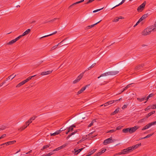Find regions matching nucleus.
<instances>
[{"instance_id": "5701e85b", "label": "nucleus", "mask_w": 156, "mask_h": 156, "mask_svg": "<svg viewBox=\"0 0 156 156\" xmlns=\"http://www.w3.org/2000/svg\"><path fill=\"white\" fill-rule=\"evenodd\" d=\"M73 153H74L75 155H77L80 153V151L78 150L76 148L75 149L74 151H72Z\"/></svg>"}, {"instance_id": "bf43d9fd", "label": "nucleus", "mask_w": 156, "mask_h": 156, "mask_svg": "<svg viewBox=\"0 0 156 156\" xmlns=\"http://www.w3.org/2000/svg\"><path fill=\"white\" fill-rule=\"evenodd\" d=\"M121 127L119 126H118V127H117L116 128V129H115V130H119L121 129Z\"/></svg>"}, {"instance_id": "72a5a7b5", "label": "nucleus", "mask_w": 156, "mask_h": 156, "mask_svg": "<svg viewBox=\"0 0 156 156\" xmlns=\"http://www.w3.org/2000/svg\"><path fill=\"white\" fill-rule=\"evenodd\" d=\"M63 147H58V148H56V149H54L53 150V151H58L59 150L62 149L63 148Z\"/></svg>"}, {"instance_id": "774afa93", "label": "nucleus", "mask_w": 156, "mask_h": 156, "mask_svg": "<svg viewBox=\"0 0 156 156\" xmlns=\"http://www.w3.org/2000/svg\"><path fill=\"white\" fill-rule=\"evenodd\" d=\"M96 154L97 156H99L101 155L99 152H98Z\"/></svg>"}, {"instance_id": "f704fd0d", "label": "nucleus", "mask_w": 156, "mask_h": 156, "mask_svg": "<svg viewBox=\"0 0 156 156\" xmlns=\"http://www.w3.org/2000/svg\"><path fill=\"white\" fill-rule=\"evenodd\" d=\"M146 1H145L141 5H140V6L143 8V9H144L145 5H146Z\"/></svg>"}, {"instance_id": "9d476101", "label": "nucleus", "mask_w": 156, "mask_h": 156, "mask_svg": "<svg viewBox=\"0 0 156 156\" xmlns=\"http://www.w3.org/2000/svg\"><path fill=\"white\" fill-rule=\"evenodd\" d=\"M66 39H64V40H63L62 41H61L58 44L56 45H55V46H53V47H52V48H51V51H52L54 49H55V48H56L59 45V44H62V42L64 41H65V40H66Z\"/></svg>"}, {"instance_id": "9b49d317", "label": "nucleus", "mask_w": 156, "mask_h": 156, "mask_svg": "<svg viewBox=\"0 0 156 156\" xmlns=\"http://www.w3.org/2000/svg\"><path fill=\"white\" fill-rule=\"evenodd\" d=\"M152 126V124H151V123H148L146 126H144L143 128L142 129V130H144L146 129H148V128Z\"/></svg>"}, {"instance_id": "b1692460", "label": "nucleus", "mask_w": 156, "mask_h": 156, "mask_svg": "<svg viewBox=\"0 0 156 156\" xmlns=\"http://www.w3.org/2000/svg\"><path fill=\"white\" fill-rule=\"evenodd\" d=\"M129 128H127L126 129H123L122 131V132L125 133H126L128 132L129 133Z\"/></svg>"}, {"instance_id": "f257e3e1", "label": "nucleus", "mask_w": 156, "mask_h": 156, "mask_svg": "<svg viewBox=\"0 0 156 156\" xmlns=\"http://www.w3.org/2000/svg\"><path fill=\"white\" fill-rule=\"evenodd\" d=\"M138 147H128L126 149L122 150L121 152L116 153L114 154V156L117 155H119L121 154H127L130 152H131L133 150L136 149Z\"/></svg>"}, {"instance_id": "603ef678", "label": "nucleus", "mask_w": 156, "mask_h": 156, "mask_svg": "<svg viewBox=\"0 0 156 156\" xmlns=\"http://www.w3.org/2000/svg\"><path fill=\"white\" fill-rule=\"evenodd\" d=\"M127 105H124L122 107V108L123 109H124L125 108H126L127 107Z\"/></svg>"}, {"instance_id": "aec40b11", "label": "nucleus", "mask_w": 156, "mask_h": 156, "mask_svg": "<svg viewBox=\"0 0 156 156\" xmlns=\"http://www.w3.org/2000/svg\"><path fill=\"white\" fill-rule=\"evenodd\" d=\"M30 29H28L22 34V36H24L28 34L30 32Z\"/></svg>"}, {"instance_id": "2f4dec72", "label": "nucleus", "mask_w": 156, "mask_h": 156, "mask_svg": "<svg viewBox=\"0 0 156 156\" xmlns=\"http://www.w3.org/2000/svg\"><path fill=\"white\" fill-rule=\"evenodd\" d=\"M119 18L118 17H117L114 18L112 20V21L114 22H116L119 21Z\"/></svg>"}, {"instance_id": "6ab92c4d", "label": "nucleus", "mask_w": 156, "mask_h": 156, "mask_svg": "<svg viewBox=\"0 0 156 156\" xmlns=\"http://www.w3.org/2000/svg\"><path fill=\"white\" fill-rule=\"evenodd\" d=\"M35 76V75H34V76H29L26 79L24 80L23 81V82H24V83H27V82H28L30 80L32 77H34V76Z\"/></svg>"}, {"instance_id": "e2e57ef3", "label": "nucleus", "mask_w": 156, "mask_h": 156, "mask_svg": "<svg viewBox=\"0 0 156 156\" xmlns=\"http://www.w3.org/2000/svg\"><path fill=\"white\" fill-rule=\"evenodd\" d=\"M57 19L56 18H55L54 19H53L49 21V22H53L55 20H56Z\"/></svg>"}, {"instance_id": "a19ab883", "label": "nucleus", "mask_w": 156, "mask_h": 156, "mask_svg": "<svg viewBox=\"0 0 156 156\" xmlns=\"http://www.w3.org/2000/svg\"><path fill=\"white\" fill-rule=\"evenodd\" d=\"M147 119V118H146L145 117V118L141 119L140 120V121L141 122H145L146 120Z\"/></svg>"}, {"instance_id": "3c124183", "label": "nucleus", "mask_w": 156, "mask_h": 156, "mask_svg": "<svg viewBox=\"0 0 156 156\" xmlns=\"http://www.w3.org/2000/svg\"><path fill=\"white\" fill-rule=\"evenodd\" d=\"M95 0H89L87 2H86L85 4H88L92 2L93 1Z\"/></svg>"}, {"instance_id": "864d4df0", "label": "nucleus", "mask_w": 156, "mask_h": 156, "mask_svg": "<svg viewBox=\"0 0 156 156\" xmlns=\"http://www.w3.org/2000/svg\"><path fill=\"white\" fill-rule=\"evenodd\" d=\"M76 5V4H74V3L73 4H72L71 5H70L69 7V9H71V8H72L73 6H74V5Z\"/></svg>"}, {"instance_id": "412c9836", "label": "nucleus", "mask_w": 156, "mask_h": 156, "mask_svg": "<svg viewBox=\"0 0 156 156\" xmlns=\"http://www.w3.org/2000/svg\"><path fill=\"white\" fill-rule=\"evenodd\" d=\"M16 40L15 39L12 40V41H10L7 44V45H12L16 42Z\"/></svg>"}, {"instance_id": "cd10ccee", "label": "nucleus", "mask_w": 156, "mask_h": 156, "mask_svg": "<svg viewBox=\"0 0 156 156\" xmlns=\"http://www.w3.org/2000/svg\"><path fill=\"white\" fill-rule=\"evenodd\" d=\"M24 84L25 83L23 81L21 82L20 83H19V84H18L16 86V87H19Z\"/></svg>"}, {"instance_id": "37998d69", "label": "nucleus", "mask_w": 156, "mask_h": 156, "mask_svg": "<svg viewBox=\"0 0 156 156\" xmlns=\"http://www.w3.org/2000/svg\"><path fill=\"white\" fill-rule=\"evenodd\" d=\"M66 129V128H61L59 130H58V132H59V133L60 132H61L62 131H63Z\"/></svg>"}, {"instance_id": "a18cd8bd", "label": "nucleus", "mask_w": 156, "mask_h": 156, "mask_svg": "<svg viewBox=\"0 0 156 156\" xmlns=\"http://www.w3.org/2000/svg\"><path fill=\"white\" fill-rule=\"evenodd\" d=\"M23 36H22V34L21 35H20L18 37H16L15 39L16 40V41L18 40L22 37Z\"/></svg>"}, {"instance_id": "c03bdc74", "label": "nucleus", "mask_w": 156, "mask_h": 156, "mask_svg": "<svg viewBox=\"0 0 156 156\" xmlns=\"http://www.w3.org/2000/svg\"><path fill=\"white\" fill-rule=\"evenodd\" d=\"M106 150V149H104L102 150H101V151L99 152L100 154L101 155L104 152H105Z\"/></svg>"}, {"instance_id": "a211bd4d", "label": "nucleus", "mask_w": 156, "mask_h": 156, "mask_svg": "<svg viewBox=\"0 0 156 156\" xmlns=\"http://www.w3.org/2000/svg\"><path fill=\"white\" fill-rule=\"evenodd\" d=\"M16 76V75H14V73L12 74L10 76H9L6 79V80H8L11 78V80H12L13 78H14Z\"/></svg>"}, {"instance_id": "7c9ffc66", "label": "nucleus", "mask_w": 156, "mask_h": 156, "mask_svg": "<svg viewBox=\"0 0 156 156\" xmlns=\"http://www.w3.org/2000/svg\"><path fill=\"white\" fill-rule=\"evenodd\" d=\"M119 108H116L115 110L112 113V115H114L118 113L119 111Z\"/></svg>"}, {"instance_id": "4c0bfd02", "label": "nucleus", "mask_w": 156, "mask_h": 156, "mask_svg": "<svg viewBox=\"0 0 156 156\" xmlns=\"http://www.w3.org/2000/svg\"><path fill=\"white\" fill-rule=\"evenodd\" d=\"M32 121H31L30 120V119H29L28 121L26 122V123L27 126H28L32 122Z\"/></svg>"}, {"instance_id": "69168bd1", "label": "nucleus", "mask_w": 156, "mask_h": 156, "mask_svg": "<svg viewBox=\"0 0 156 156\" xmlns=\"http://www.w3.org/2000/svg\"><path fill=\"white\" fill-rule=\"evenodd\" d=\"M48 147H43V148L41 149V150L42 151L43 150L47 148Z\"/></svg>"}, {"instance_id": "f8f14e48", "label": "nucleus", "mask_w": 156, "mask_h": 156, "mask_svg": "<svg viewBox=\"0 0 156 156\" xmlns=\"http://www.w3.org/2000/svg\"><path fill=\"white\" fill-rule=\"evenodd\" d=\"M88 86V85H86L85 87H82L80 90L77 92V94H80L82 93L86 89V87Z\"/></svg>"}, {"instance_id": "4be33fe9", "label": "nucleus", "mask_w": 156, "mask_h": 156, "mask_svg": "<svg viewBox=\"0 0 156 156\" xmlns=\"http://www.w3.org/2000/svg\"><path fill=\"white\" fill-rule=\"evenodd\" d=\"M155 112L154 111H153L150 112L146 116V118H148L149 116H151L152 115L154 114L155 113Z\"/></svg>"}, {"instance_id": "79ce46f5", "label": "nucleus", "mask_w": 156, "mask_h": 156, "mask_svg": "<svg viewBox=\"0 0 156 156\" xmlns=\"http://www.w3.org/2000/svg\"><path fill=\"white\" fill-rule=\"evenodd\" d=\"M96 64V63H94V64H92L91 66H90L89 68H88V70H89V69H90L93 67Z\"/></svg>"}, {"instance_id": "7ed1b4c3", "label": "nucleus", "mask_w": 156, "mask_h": 156, "mask_svg": "<svg viewBox=\"0 0 156 156\" xmlns=\"http://www.w3.org/2000/svg\"><path fill=\"white\" fill-rule=\"evenodd\" d=\"M153 26L151 28H147L145 29L143 32L142 35H147L150 34L151 31H153L152 29L153 28Z\"/></svg>"}, {"instance_id": "c85d7f7f", "label": "nucleus", "mask_w": 156, "mask_h": 156, "mask_svg": "<svg viewBox=\"0 0 156 156\" xmlns=\"http://www.w3.org/2000/svg\"><path fill=\"white\" fill-rule=\"evenodd\" d=\"M125 1H126V0H122V1L120 3H119L118 5H116V6H115L114 7H113L112 8V9L114 8L115 7H117V6H119V5H122L125 2Z\"/></svg>"}, {"instance_id": "1a4fd4ad", "label": "nucleus", "mask_w": 156, "mask_h": 156, "mask_svg": "<svg viewBox=\"0 0 156 156\" xmlns=\"http://www.w3.org/2000/svg\"><path fill=\"white\" fill-rule=\"evenodd\" d=\"M8 127V125L7 123H5L3 124L0 126V130H2L5 129L7 128Z\"/></svg>"}, {"instance_id": "de8ad7c7", "label": "nucleus", "mask_w": 156, "mask_h": 156, "mask_svg": "<svg viewBox=\"0 0 156 156\" xmlns=\"http://www.w3.org/2000/svg\"><path fill=\"white\" fill-rule=\"evenodd\" d=\"M93 134V132L92 133H89V136H90V137H91L92 138H94V137L96 136V135H95V136H91V135Z\"/></svg>"}, {"instance_id": "8fccbe9b", "label": "nucleus", "mask_w": 156, "mask_h": 156, "mask_svg": "<svg viewBox=\"0 0 156 156\" xmlns=\"http://www.w3.org/2000/svg\"><path fill=\"white\" fill-rule=\"evenodd\" d=\"M150 107H151V108L153 109H154L156 108V106H155V105H154L151 106Z\"/></svg>"}, {"instance_id": "052dcab7", "label": "nucleus", "mask_w": 156, "mask_h": 156, "mask_svg": "<svg viewBox=\"0 0 156 156\" xmlns=\"http://www.w3.org/2000/svg\"><path fill=\"white\" fill-rule=\"evenodd\" d=\"M141 145V144L140 143L139 144H136L135 145H133L132 146H136V147L139 146H140Z\"/></svg>"}, {"instance_id": "58836bf2", "label": "nucleus", "mask_w": 156, "mask_h": 156, "mask_svg": "<svg viewBox=\"0 0 156 156\" xmlns=\"http://www.w3.org/2000/svg\"><path fill=\"white\" fill-rule=\"evenodd\" d=\"M95 120H93L92 121V122H91V123H90L88 126L89 127H91V126H92L93 124V123H94V122H95Z\"/></svg>"}, {"instance_id": "c9c22d12", "label": "nucleus", "mask_w": 156, "mask_h": 156, "mask_svg": "<svg viewBox=\"0 0 156 156\" xmlns=\"http://www.w3.org/2000/svg\"><path fill=\"white\" fill-rule=\"evenodd\" d=\"M154 134V133H152L151 134H150L147 135L144 138V139H146L147 138H148L150 136H151L153 134Z\"/></svg>"}, {"instance_id": "09e8293b", "label": "nucleus", "mask_w": 156, "mask_h": 156, "mask_svg": "<svg viewBox=\"0 0 156 156\" xmlns=\"http://www.w3.org/2000/svg\"><path fill=\"white\" fill-rule=\"evenodd\" d=\"M103 8H102L101 9H97V10H94L93 11V12L94 13H95V12H97L98 11H99L100 10H101L103 9Z\"/></svg>"}, {"instance_id": "5fc2aeb1", "label": "nucleus", "mask_w": 156, "mask_h": 156, "mask_svg": "<svg viewBox=\"0 0 156 156\" xmlns=\"http://www.w3.org/2000/svg\"><path fill=\"white\" fill-rule=\"evenodd\" d=\"M115 131H116V130L113 129H112V130H109L108 132L112 133H113V132H115Z\"/></svg>"}, {"instance_id": "680f3d73", "label": "nucleus", "mask_w": 156, "mask_h": 156, "mask_svg": "<svg viewBox=\"0 0 156 156\" xmlns=\"http://www.w3.org/2000/svg\"><path fill=\"white\" fill-rule=\"evenodd\" d=\"M151 124H152V126L154 125L155 124H156V121L154 122H151Z\"/></svg>"}, {"instance_id": "473e14b6", "label": "nucleus", "mask_w": 156, "mask_h": 156, "mask_svg": "<svg viewBox=\"0 0 156 156\" xmlns=\"http://www.w3.org/2000/svg\"><path fill=\"white\" fill-rule=\"evenodd\" d=\"M145 98H137V100H138L139 101H140V102H141L143 101H144L145 99Z\"/></svg>"}, {"instance_id": "423d86ee", "label": "nucleus", "mask_w": 156, "mask_h": 156, "mask_svg": "<svg viewBox=\"0 0 156 156\" xmlns=\"http://www.w3.org/2000/svg\"><path fill=\"white\" fill-rule=\"evenodd\" d=\"M16 141L15 140L9 141L7 142L2 144H1L0 145V146L4 145L8 146L9 145H12L13 144H14L15 143H16Z\"/></svg>"}, {"instance_id": "a878e982", "label": "nucleus", "mask_w": 156, "mask_h": 156, "mask_svg": "<svg viewBox=\"0 0 156 156\" xmlns=\"http://www.w3.org/2000/svg\"><path fill=\"white\" fill-rule=\"evenodd\" d=\"M59 133V132H58V130H57L54 133H51L50 135L51 136H55L57 135Z\"/></svg>"}, {"instance_id": "f03ea898", "label": "nucleus", "mask_w": 156, "mask_h": 156, "mask_svg": "<svg viewBox=\"0 0 156 156\" xmlns=\"http://www.w3.org/2000/svg\"><path fill=\"white\" fill-rule=\"evenodd\" d=\"M119 73V71H109L101 74L100 76L98 77V78L99 79L101 77L104 76H115L118 74Z\"/></svg>"}, {"instance_id": "39448f33", "label": "nucleus", "mask_w": 156, "mask_h": 156, "mask_svg": "<svg viewBox=\"0 0 156 156\" xmlns=\"http://www.w3.org/2000/svg\"><path fill=\"white\" fill-rule=\"evenodd\" d=\"M84 72L81 73L80 75L78 76L76 79L73 82L74 84L76 83L79 82L80 80L82 78L83 76Z\"/></svg>"}, {"instance_id": "0eeeda50", "label": "nucleus", "mask_w": 156, "mask_h": 156, "mask_svg": "<svg viewBox=\"0 0 156 156\" xmlns=\"http://www.w3.org/2000/svg\"><path fill=\"white\" fill-rule=\"evenodd\" d=\"M139 127L137 126H135L133 127H131L129 128V133H132L135 132L137 129Z\"/></svg>"}, {"instance_id": "ea45409f", "label": "nucleus", "mask_w": 156, "mask_h": 156, "mask_svg": "<svg viewBox=\"0 0 156 156\" xmlns=\"http://www.w3.org/2000/svg\"><path fill=\"white\" fill-rule=\"evenodd\" d=\"M27 125L26 124V125H25L23 126L21 128H20V129L21 130H23L25 129L27 126Z\"/></svg>"}, {"instance_id": "0e129e2a", "label": "nucleus", "mask_w": 156, "mask_h": 156, "mask_svg": "<svg viewBox=\"0 0 156 156\" xmlns=\"http://www.w3.org/2000/svg\"><path fill=\"white\" fill-rule=\"evenodd\" d=\"M118 17L119 18V19H124V17L122 16H120Z\"/></svg>"}, {"instance_id": "49530a36", "label": "nucleus", "mask_w": 156, "mask_h": 156, "mask_svg": "<svg viewBox=\"0 0 156 156\" xmlns=\"http://www.w3.org/2000/svg\"><path fill=\"white\" fill-rule=\"evenodd\" d=\"M37 117L36 116H34L33 117H32L30 118V120L31 121L34 120Z\"/></svg>"}, {"instance_id": "f3484780", "label": "nucleus", "mask_w": 156, "mask_h": 156, "mask_svg": "<svg viewBox=\"0 0 156 156\" xmlns=\"http://www.w3.org/2000/svg\"><path fill=\"white\" fill-rule=\"evenodd\" d=\"M96 149H94L93 150H92L90 151L86 155L87 156H90L92 154H93V153H94L96 151Z\"/></svg>"}, {"instance_id": "bb28decb", "label": "nucleus", "mask_w": 156, "mask_h": 156, "mask_svg": "<svg viewBox=\"0 0 156 156\" xmlns=\"http://www.w3.org/2000/svg\"><path fill=\"white\" fill-rule=\"evenodd\" d=\"M144 9L141 7L140 5L137 9V10L138 12H141Z\"/></svg>"}, {"instance_id": "4d7b16f0", "label": "nucleus", "mask_w": 156, "mask_h": 156, "mask_svg": "<svg viewBox=\"0 0 156 156\" xmlns=\"http://www.w3.org/2000/svg\"><path fill=\"white\" fill-rule=\"evenodd\" d=\"M120 101L119 100H112V103H113L115 102H118V101Z\"/></svg>"}, {"instance_id": "6e6d98bb", "label": "nucleus", "mask_w": 156, "mask_h": 156, "mask_svg": "<svg viewBox=\"0 0 156 156\" xmlns=\"http://www.w3.org/2000/svg\"><path fill=\"white\" fill-rule=\"evenodd\" d=\"M150 106H148L145 109V111H147L150 109Z\"/></svg>"}, {"instance_id": "e433bc0d", "label": "nucleus", "mask_w": 156, "mask_h": 156, "mask_svg": "<svg viewBox=\"0 0 156 156\" xmlns=\"http://www.w3.org/2000/svg\"><path fill=\"white\" fill-rule=\"evenodd\" d=\"M148 14H145L143 15L142 17L141 18H142L143 20L146 18L148 16Z\"/></svg>"}, {"instance_id": "4468645a", "label": "nucleus", "mask_w": 156, "mask_h": 156, "mask_svg": "<svg viewBox=\"0 0 156 156\" xmlns=\"http://www.w3.org/2000/svg\"><path fill=\"white\" fill-rule=\"evenodd\" d=\"M75 126L73 125H72L71 126L69 127L68 129V132L72 131L73 130V129L75 128Z\"/></svg>"}, {"instance_id": "338daca9", "label": "nucleus", "mask_w": 156, "mask_h": 156, "mask_svg": "<svg viewBox=\"0 0 156 156\" xmlns=\"http://www.w3.org/2000/svg\"><path fill=\"white\" fill-rule=\"evenodd\" d=\"M143 20V19H142V18H141V17L139 19V21L140 22L141 21H142Z\"/></svg>"}, {"instance_id": "2eb2a0df", "label": "nucleus", "mask_w": 156, "mask_h": 156, "mask_svg": "<svg viewBox=\"0 0 156 156\" xmlns=\"http://www.w3.org/2000/svg\"><path fill=\"white\" fill-rule=\"evenodd\" d=\"M101 21V20L100 21H98V22H97V23H96L92 25H89V26H87L86 27V28L87 29L91 28L92 27H94L95 25H97L98 23H99Z\"/></svg>"}, {"instance_id": "c756f323", "label": "nucleus", "mask_w": 156, "mask_h": 156, "mask_svg": "<svg viewBox=\"0 0 156 156\" xmlns=\"http://www.w3.org/2000/svg\"><path fill=\"white\" fill-rule=\"evenodd\" d=\"M57 33V31H55V32H54V33H53L52 34H50L49 35H46V36H44L42 37H41V38H44V37H48V36H51L53 34H55L56 33Z\"/></svg>"}, {"instance_id": "6e6552de", "label": "nucleus", "mask_w": 156, "mask_h": 156, "mask_svg": "<svg viewBox=\"0 0 156 156\" xmlns=\"http://www.w3.org/2000/svg\"><path fill=\"white\" fill-rule=\"evenodd\" d=\"M144 65L143 64H141L140 65H139L135 67V70L136 71H139L140 70H142L143 67H144Z\"/></svg>"}, {"instance_id": "20e7f679", "label": "nucleus", "mask_w": 156, "mask_h": 156, "mask_svg": "<svg viewBox=\"0 0 156 156\" xmlns=\"http://www.w3.org/2000/svg\"><path fill=\"white\" fill-rule=\"evenodd\" d=\"M115 141V139H112V137H111L109 138L104 140L103 142V144L104 145H106L108 144L114 142Z\"/></svg>"}, {"instance_id": "393cba45", "label": "nucleus", "mask_w": 156, "mask_h": 156, "mask_svg": "<svg viewBox=\"0 0 156 156\" xmlns=\"http://www.w3.org/2000/svg\"><path fill=\"white\" fill-rule=\"evenodd\" d=\"M77 131H75L73 133H72L71 134L68 135V136L67 137L66 139L67 140L68 139L69 137H71V136L74 134Z\"/></svg>"}, {"instance_id": "13d9d810", "label": "nucleus", "mask_w": 156, "mask_h": 156, "mask_svg": "<svg viewBox=\"0 0 156 156\" xmlns=\"http://www.w3.org/2000/svg\"><path fill=\"white\" fill-rule=\"evenodd\" d=\"M5 136V134H4L0 137V139L4 137Z\"/></svg>"}, {"instance_id": "ddd939ff", "label": "nucleus", "mask_w": 156, "mask_h": 156, "mask_svg": "<svg viewBox=\"0 0 156 156\" xmlns=\"http://www.w3.org/2000/svg\"><path fill=\"white\" fill-rule=\"evenodd\" d=\"M53 71V70L51 71H47L43 72L41 73V75H45L48 74H49L51 73Z\"/></svg>"}, {"instance_id": "dca6fc26", "label": "nucleus", "mask_w": 156, "mask_h": 156, "mask_svg": "<svg viewBox=\"0 0 156 156\" xmlns=\"http://www.w3.org/2000/svg\"><path fill=\"white\" fill-rule=\"evenodd\" d=\"M112 104V101H108L106 103H105V104L102 105L100 106H102L104 105V107L107 106H108V105H110Z\"/></svg>"}]
</instances>
